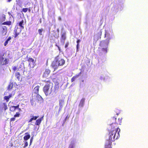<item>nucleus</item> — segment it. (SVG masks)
<instances>
[{"label": "nucleus", "mask_w": 148, "mask_h": 148, "mask_svg": "<svg viewBox=\"0 0 148 148\" xmlns=\"http://www.w3.org/2000/svg\"><path fill=\"white\" fill-rule=\"evenodd\" d=\"M115 123H112L110 124L108 128L110 131L109 133V138L108 140L114 142L115 140L119 138L120 137L119 133L120 129L117 125H116Z\"/></svg>", "instance_id": "f257e3e1"}, {"label": "nucleus", "mask_w": 148, "mask_h": 148, "mask_svg": "<svg viewBox=\"0 0 148 148\" xmlns=\"http://www.w3.org/2000/svg\"><path fill=\"white\" fill-rule=\"evenodd\" d=\"M65 63L64 59L60 58L59 56H56L52 62L51 66L54 69V71L57 70L59 66H62Z\"/></svg>", "instance_id": "f03ea898"}, {"label": "nucleus", "mask_w": 148, "mask_h": 148, "mask_svg": "<svg viewBox=\"0 0 148 148\" xmlns=\"http://www.w3.org/2000/svg\"><path fill=\"white\" fill-rule=\"evenodd\" d=\"M44 82L46 84L43 88V90L45 95L47 96L51 95L53 91V84L51 82L50 80H45Z\"/></svg>", "instance_id": "7ed1b4c3"}, {"label": "nucleus", "mask_w": 148, "mask_h": 148, "mask_svg": "<svg viewBox=\"0 0 148 148\" xmlns=\"http://www.w3.org/2000/svg\"><path fill=\"white\" fill-rule=\"evenodd\" d=\"M108 44L105 40L102 41L100 42L99 46L102 47L101 51H100L99 54L100 56L106 54L107 53V48Z\"/></svg>", "instance_id": "20e7f679"}, {"label": "nucleus", "mask_w": 148, "mask_h": 148, "mask_svg": "<svg viewBox=\"0 0 148 148\" xmlns=\"http://www.w3.org/2000/svg\"><path fill=\"white\" fill-rule=\"evenodd\" d=\"M64 103V97H61L60 99L59 100V108L58 110V113L60 112L62 110L63 106Z\"/></svg>", "instance_id": "39448f33"}, {"label": "nucleus", "mask_w": 148, "mask_h": 148, "mask_svg": "<svg viewBox=\"0 0 148 148\" xmlns=\"http://www.w3.org/2000/svg\"><path fill=\"white\" fill-rule=\"evenodd\" d=\"M7 27L6 26H3L1 28V34L2 36H5L7 34Z\"/></svg>", "instance_id": "423d86ee"}, {"label": "nucleus", "mask_w": 148, "mask_h": 148, "mask_svg": "<svg viewBox=\"0 0 148 148\" xmlns=\"http://www.w3.org/2000/svg\"><path fill=\"white\" fill-rule=\"evenodd\" d=\"M30 119L28 120V123H30L33 120H36L39 117L38 116H35L32 114H31L29 115Z\"/></svg>", "instance_id": "0eeeda50"}, {"label": "nucleus", "mask_w": 148, "mask_h": 148, "mask_svg": "<svg viewBox=\"0 0 148 148\" xmlns=\"http://www.w3.org/2000/svg\"><path fill=\"white\" fill-rule=\"evenodd\" d=\"M51 72V70L49 69H45L43 73L42 77H47L49 75Z\"/></svg>", "instance_id": "6e6552de"}, {"label": "nucleus", "mask_w": 148, "mask_h": 148, "mask_svg": "<svg viewBox=\"0 0 148 148\" xmlns=\"http://www.w3.org/2000/svg\"><path fill=\"white\" fill-rule=\"evenodd\" d=\"M44 116H43L41 117L40 118L38 119H36V122L35 123V124L36 125H39L41 123L43 119Z\"/></svg>", "instance_id": "1a4fd4ad"}, {"label": "nucleus", "mask_w": 148, "mask_h": 148, "mask_svg": "<svg viewBox=\"0 0 148 148\" xmlns=\"http://www.w3.org/2000/svg\"><path fill=\"white\" fill-rule=\"evenodd\" d=\"M111 141L109 140L106 141L105 148H112L111 145L112 141Z\"/></svg>", "instance_id": "9d476101"}, {"label": "nucleus", "mask_w": 148, "mask_h": 148, "mask_svg": "<svg viewBox=\"0 0 148 148\" xmlns=\"http://www.w3.org/2000/svg\"><path fill=\"white\" fill-rule=\"evenodd\" d=\"M105 36L107 38L106 40L108 41L107 43L108 44L109 41L111 38L110 36V34L106 30H105Z\"/></svg>", "instance_id": "9b49d317"}, {"label": "nucleus", "mask_w": 148, "mask_h": 148, "mask_svg": "<svg viewBox=\"0 0 148 148\" xmlns=\"http://www.w3.org/2000/svg\"><path fill=\"white\" fill-rule=\"evenodd\" d=\"M52 34V37H54L56 38H58L59 37V33L58 32L53 31Z\"/></svg>", "instance_id": "f8f14e48"}, {"label": "nucleus", "mask_w": 148, "mask_h": 148, "mask_svg": "<svg viewBox=\"0 0 148 148\" xmlns=\"http://www.w3.org/2000/svg\"><path fill=\"white\" fill-rule=\"evenodd\" d=\"M82 73L81 72H80L78 74H77L74 76L71 79V82H73L74 81L81 75Z\"/></svg>", "instance_id": "ddd939ff"}, {"label": "nucleus", "mask_w": 148, "mask_h": 148, "mask_svg": "<svg viewBox=\"0 0 148 148\" xmlns=\"http://www.w3.org/2000/svg\"><path fill=\"white\" fill-rule=\"evenodd\" d=\"M18 29V27L16 26L14 30V32L15 33L14 38H16L19 34L21 32V30L19 32H18L17 31V29Z\"/></svg>", "instance_id": "4468645a"}, {"label": "nucleus", "mask_w": 148, "mask_h": 148, "mask_svg": "<svg viewBox=\"0 0 148 148\" xmlns=\"http://www.w3.org/2000/svg\"><path fill=\"white\" fill-rule=\"evenodd\" d=\"M24 24V21L23 20H22L19 23L17 24V25H18L21 27V29H23L24 28V27L23 26Z\"/></svg>", "instance_id": "2eb2a0df"}, {"label": "nucleus", "mask_w": 148, "mask_h": 148, "mask_svg": "<svg viewBox=\"0 0 148 148\" xmlns=\"http://www.w3.org/2000/svg\"><path fill=\"white\" fill-rule=\"evenodd\" d=\"M40 88V86H36L34 89V93L36 94H38L39 89Z\"/></svg>", "instance_id": "dca6fc26"}, {"label": "nucleus", "mask_w": 148, "mask_h": 148, "mask_svg": "<svg viewBox=\"0 0 148 148\" xmlns=\"http://www.w3.org/2000/svg\"><path fill=\"white\" fill-rule=\"evenodd\" d=\"M85 99L82 98L80 101V103L79 104V106L81 107H83Z\"/></svg>", "instance_id": "f3484780"}, {"label": "nucleus", "mask_w": 148, "mask_h": 148, "mask_svg": "<svg viewBox=\"0 0 148 148\" xmlns=\"http://www.w3.org/2000/svg\"><path fill=\"white\" fill-rule=\"evenodd\" d=\"M14 84L13 83H10L7 87V89L9 90H11L13 87Z\"/></svg>", "instance_id": "a211bd4d"}, {"label": "nucleus", "mask_w": 148, "mask_h": 148, "mask_svg": "<svg viewBox=\"0 0 148 148\" xmlns=\"http://www.w3.org/2000/svg\"><path fill=\"white\" fill-rule=\"evenodd\" d=\"M36 99L38 101H42L43 100V99L42 98L41 96L39 95V94H37L36 95Z\"/></svg>", "instance_id": "6ab92c4d"}, {"label": "nucleus", "mask_w": 148, "mask_h": 148, "mask_svg": "<svg viewBox=\"0 0 148 148\" xmlns=\"http://www.w3.org/2000/svg\"><path fill=\"white\" fill-rule=\"evenodd\" d=\"M15 76L16 78L18 79V80H19L20 79L21 77V75L19 72H16L15 73Z\"/></svg>", "instance_id": "aec40b11"}, {"label": "nucleus", "mask_w": 148, "mask_h": 148, "mask_svg": "<svg viewBox=\"0 0 148 148\" xmlns=\"http://www.w3.org/2000/svg\"><path fill=\"white\" fill-rule=\"evenodd\" d=\"M12 24V22L10 21H7L5 22L2 23L3 25H10Z\"/></svg>", "instance_id": "412c9836"}, {"label": "nucleus", "mask_w": 148, "mask_h": 148, "mask_svg": "<svg viewBox=\"0 0 148 148\" xmlns=\"http://www.w3.org/2000/svg\"><path fill=\"white\" fill-rule=\"evenodd\" d=\"M66 39V33H63L61 35V39L64 41Z\"/></svg>", "instance_id": "4be33fe9"}, {"label": "nucleus", "mask_w": 148, "mask_h": 148, "mask_svg": "<svg viewBox=\"0 0 148 148\" xmlns=\"http://www.w3.org/2000/svg\"><path fill=\"white\" fill-rule=\"evenodd\" d=\"M12 96L11 94H10L8 96H6L4 97V99L6 100L7 102H8L9 100V99Z\"/></svg>", "instance_id": "5701e85b"}, {"label": "nucleus", "mask_w": 148, "mask_h": 148, "mask_svg": "<svg viewBox=\"0 0 148 148\" xmlns=\"http://www.w3.org/2000/svg\"><path fill=\"white\" fill-rule=\"evenodd\" d=\"M122 118H121L120 119L119 118L118 119V121L116 123L115 122L114 123H115L116 124V125H116L117 124V125H118V124L121 125V122H122Z\"/></svg>", "instance_id": "b1692460"}, {"label": "nucleus", "mask_w": 148, "mask_h": 148, "mask_svg": "<svg viewBox=\"0 0 148 148\" xmlns=\"http://www.w3.org/2000/svg\"><path fill=\"white\" fill-rule=\"evenodd\" d=\"M30 137V136L29 134H27L24 137V139L25 140H27L29 139Z\"/></svg>", "instance_id": "393cba45"}, {"label": "nucleus", "mask_w": 148, "mask_h": 148, "mask_svg": "<svg viewBox=\"0 0 148 148\" xmlns=\"http://www.w3.org/2000/svg\"><path fill=\"white\" fill-rule=\"evenodd\" d=\"M15 110L14 106H12L10 108V110L11 112H14Z\"/></svg>", "instance_id": "a878e982"}, {"label": "nucleus", "mask_w": 148, "mask_h": 148, "mask_svg": "<svg viewBox=\"0 0 148 148\" xmlns=\"http://www.w3.org/2000/svg\"><path fill=\"white\" fill-rule=\"evenodd\" d=\"M3 104L4 106V110H5L7 109V105L5 103H3Z\"/></svg>", "instance_id": "bb28decb"}, {"label": "nucleus", "mask_w": 148, "mask_h": 148, "mask_svg": "<svg viewBox=\"0 0 148 148\" xmlns=\"http://www.w3.org/2000/svg\"><path fill=\"white\" fill-rule=\"evenodd\" d=\"M27 60L29 62L33 63L34 62V60L32 58H29Z\"/></svg>", "instance_id": "cd10ccee"}, {"label": "nucleus", "mask_w": 148, "mask_h": 148, "mask_svg": "<svg viewBox=\"0 0 148 148\" xmlns=\"http://www.w3.org/2000/svg\"><path fill=\"white\" fill-rule=\"evenodd\" d=\"M20 114L18 112H16V114L14 115V117L15 118L17 117H19L20 116Z\"/></svg>", "instance_id": "c85d7f7f"}, {"label": "nucleus", "mask_w": 148, "mask_h": 148, "mask_svg": "<svg viewBox=\"0 0 148 148\" xmlns=\"http://www.w3.org/2000/svg\"><path fill=\"white\" fill-rule=\"evenodd\" d=\"M28 11V8H23L22 9V10L21 11L22 12H24L25 13Z\"/></svg>", "instance_id": "c756f323"}, {"label": "nucleus", "mask_w": 148, "mask_h": 148, "mask_svg": "<svg viewBox=\"0 0 148 148\" xmlns=\"http://www.w3.org/2000/svg\"><path fill=\"white\" fill-rule=\"evenodd\" d=\"M18 67V66L17 65L13 66L12 67V69L14 71H16Z\"/></svg>", "instance_id": "7c9ffc66"}, {"label": "nucleus", "mask_w": 148, "mask_h": 148, "mask_svg": "<svg viewBox=\"0 0 148 148\" xmlns=\"http://www.w3.org/2000/svg\"><path fill=\"white\" fill-rule=\"evenodd\" d=\"M80 41L81 40L79 39H78L77 41V45H76V47H77V49L79 48V43L80 42Z\"/></svg>", "instance_id": "2f4dec72"}, {"label": "nucleus", "mask_w": 148, "mask_h": 148, "mask_svg": "<svg viewBox=\"0 0 148 148\" xmlns=\"http://www.w3.org/2000/svg\"><path fill=\"white\" fill-rule=\"evenodd\" d=\"M43 31V29H38V32L39 33V34L40 35H42V32Z\"/></svg>", "instance_id": "473e14b6"}, {"label": "nucleus", "mask_w": 148, "mask_h": 148, "mask_svg": "<svg viewBox=\"0 0 148 148\" xmlns=\"http://www.w3.org/2000/svg\"><path fill=\"white\" fill-rule=\"evenodd\" d=\"M116 118H115L114 117H113L111 119V121H114V122H115L116 120Z\"/></svg>", "instance_id": "72a5a7b5"}, {"label": "nucleus", "mask_w": 148, "mask_h": 148, "mask_svg": "<svg viewBox=\"0 0 148 148\" xmlns=\"http://www.w3.org/2000/svg\"><path fill=\"white\" fill-rule=\"evenodd\" d=\"M8 63L7 59H5V60L4 61H3V65H6Z\"/></svg>", "instance_id": "f704fd0d"}, {"label": "nucleus", "mask_w": 148, "mask_h": 148, "mask_svg": "<svg viewBox=\"0 0 148 148\" xmlns=\"http://www.w3.org/2000/svg\"><path fill=\"white\" fill-rule=\"evenodd\" d=\"M15 120V117H14V116L12 118L10 119V122L12 121H14Z\"/></svg>", "instance_id": "c9c22d12"}, {"label": "nucleus", "mask_w": 148, "mask_h": 148, "mask_svg": "<svg viewBox=\"0 0 148 148\" xmlns=\"http://www.w3.org/2000/svg\"><path fill=\"white\" fill-rule=\"evenodd\" d=\"M28 145V143L27 142H26L25 144V145L24 146V147H25L27 146Z\"/></svg>", "instance_id": "e433bc0d"}, {"label": "nucleus", "mask_w": 148, "mask_h": 148, "mask_svg": "<svg viewBox=\"0 0 148 148\" xmlns=\"http://www.w3.org/2000/svg\"><path fill=\"white\" fill-rule=\"evenodd\" d=\"M8 43V41H7V40L5 41L4 43V45L5 46H6Z\"/></svg>", "instance_id": "4c0bfd02"}, {"label": "nucleus", "mask_w": 148, "mask_h": 148, "mask_svg": "<svg viewBox=\"0 0 148 148\" xmlns=\"http://www.w3.org/2000/svg\"><path fill=\"white\" fill-rule=\"evenodd\" d=\"M69 45V43L68 42H66L65 45V48H66L68 47Z\"/></svg>", "instance_id": "58836bf2"}, {"label": "nucleus", "mask_w": 148, "mask_h": 148, "mask_svg": "<svg viewBox=\"0 0 148 148\" xmlns=\"http://www.w3.org/2000/svg\"><path fill=\"white\" fill-rule=\"evenodd\" d=\"M19 106V105H17L16 106H14V107L15 108V110H16V109H17L18 108Z\"/></svg>", "instance_id": "ea45409f"}, {"label": "nucleus", "mask_w": 148, "mask_h": 148, "mask_svg": "<svg viewBox=\"0 0 148 148\" xmlns=\"http://www.w3.org/2000/svg\"><path fill=\"white\" fill-rule=\"evenodd\" d=\"M11 39V37L10 36L8 37V38L7 39V40L8 41L10 40Z\"/></svg>", "instance_id": "a19ab883"}, {"label": "nucleus", "mask_w": 148, "mask_h": 148, "mask_svg": "<svg viewBox=\"0 0 148 148\" xmlns=\"http://www.w3.org/2000/svg\"><path fill=\"white\" fill-rule=\"evenodd\" d=\"M30 102L32 105H33L34 103L33 101V99H32L30 100Z\"/></svg>", "instance_id": "79ce46f5"}, {"label": "nucleus", "mask_w": 148, "mask_h": 148, "mask_svg": "<svg viewBox=\"0 0 148 148\" xmlns=\"http://www.w3.org/2000/svg\"><path fill=\"white\" fill-rule=\"evenodd\" d=\"M98 34H99V35L100 36H101L102 34L101 32V31H100V32L98 33Z\"/></svg>", "instance_id": "37998d69"}, {"label": "nucleus", "mask_w": 148, "mask_h": 148, "mask_svg": "<svg viewBox=\"0 0 148 148\" xmlns=\"http://www.w3.org/2000/svg\"><path fill=\"white\" fill-rule=\"evenodd\" d=\"M69 148H74L73 146V145H71L69 146Z\"/></svg>", "instance_id": "c03bdc74"}, {"label": "nucleus", "mask_w": 148, "mask_h": 148, "mask_svg": "<svg viewBox=\"0 0 148 148\" xmlns=\"http://www.w3.org/2000/svg\"><path fill=\"white\" fill-rule=\"evenodd\" d=\"M28 11L29 12H30L31 11V10L30 8H28Z\"/></svg>", "instance_id": "a18cd8bd"}, {"label": "nucleus", "mask_w": 148, "mask_h": 148, "mask_svg": "<svg viewBox=\"0 0 148 148\" xmlns=\"http://www.w3.org/2000/svg\"><path fill=\"white\" fill-rule=\"evenodd\" d=\"M57 47H58L59 50L60 51V48L59 46H57Z\"/></svg>", "instance_id": "49530a36"}, {"label": "nucleus", "mask_w": 148, "mask_h": 148, "mask_svg": "<svg viewBox=\"0 0 148 148\" xmlns=\"http://www.w3.org/2000/svg\"><path fill=\"white\" fill-rule=\"evenodd\" d=\"M32 139H33V138H31V139H30V143H31L32 142Z\"/></svg>", "instance_id": "de8ad7c7"}, {"label": "nucleus", "mask_w": 148, "mask_h": 148, "mask_svg": "<svg viewBox=\"0 0 148 148\" xmlns=\"http://www.w3.org/2000/svg\"><path fill=\"white\" fill-rule=\"evenodd\" d=\"M119 113H117L116 114V115H117V116H118V115H119Z\"/></svg>", "instance_id": "09e8293b"}, {"label": "nucleus", "mask_w": 148, "mask_h": 148, "mask_svg": "<svg viewBox=\"0 0 148 148\" xmlns=\"http://www.w3.org/2000/svg\"><path fill=\"white\" fill-rule=\"evenodd\" d=\"M12 0H8V2H10Z\"/></svg>", "instance_id": "8fccbe9b"}, {"label": "nucleus", "mask_w": 148, "mask_h": 148, "mask_svg": "<svg viewBox=\"0 0 148 148\" xmlns=\"http://www.w3.org/2000/svg\"><path fill=\"white\" fill-rule=\"evenodd\" d=\"M18 110H21V109L20 108H19Z\"/></svg>", "instance_id": "3c124183"}, {"label": "nucleus", "mask_w": 148, "mask_h": 148, "mask_svg": "<svg viewBox=\"0 0 148 148\" xmlns=\"http://www.w3.org/2000/svg\"><path fill=\"white\" fill-rule=\"evenodd\" d=\"M28 134V132H27V133H25V134Z\"/></svg>", "instance_id": "603ef678"}, {"label": "nucleus", "mask_w": 148, "mask_h": 148, "mask_svg": "<svg viewBox=\"0 0 148 148\" xmlns=\"http://www.w3.org/2000/svg\"><path fill=\"white\" fill-rule=\"evenodd\" d=\"M59 20H61V18H60Z\"/></svg>", "instance_id": "864d4df0"}, {"label": "nucleus", "mask_w": 148, "mask_h": 148, "mask_svg": "<svg viewBox=\"0 0 148 148\" xmlns=\"http://www.w3.org/2000/svg\"><path fill=\"white\" fill-rule=\"evenodd\" d=\"M56 45L57 47V46H58V45Z\"/></svg>", "instance_id": "5fc2aeb1"}, {"label": "nucleus", "mask_w": 148, "mask_h": 148, "mask_svg": "<svg viewBox=\"0 0 148 148\" xmlns=\"http://www.w3.org/2000/svg\"><path fill=\"white\" fill-rule=\"evenodd\" d=\"M84 80H83L82 81V82H84Z\"/></svg>", "instance_id": "6e6d98bb"}]
</instances>
